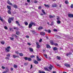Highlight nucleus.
Returning <instances> with one entry per match:
<instances>
[{"label":"nucleus","mask_w":73,"mask_h":73,"mask_svg":"<svg viewBox=\"0 0 73 73\" xmlns=\"http://www.w3.org/2000/svg\"><path fill=\"white\" fill-rule=\"evenodd\" d=\"M11 70H13V68H11Z\"/></svg>","instance_id":"338daca9"},{"label":"nucleus","mask_w":73,"mask_h":73,"mask_svg":"<svg viewBox=\"0 0 73 73\" xmlns=\"http://www.w3.org/2000/svg\"><path fill=\"white\" fill-rule=\"evenodd\" d=\"M65 4H68V3H69V2H68V1H65Z\"/></svg>","instance_id":"4c0bfd02"},{"label":"nucleus","mask_w":73,"mask_h":73,"mask_svg":"<svg viewBox=\"0 0 73 73\" xmlns=\"http://www.w3.org/2000/svg\"><path fill=\"white\" fill-rule=\"evenodd\" d=\"M41 41H42V39H40L39 40V42H41Z\"/></svg>","instance_id":"13d9d810"},{"label":"nucleus","mask_w":73,"mask_h":73,"mask_svg":"<svg viewBox=\"0 0 73 73\" xmlns=\"http://www.w3.org/2000/svg\"><path fill=\"white\" fill-rule=\"evenodd\" d=\"M7 72L6 71L3 72L2 73H7Z\"/></svg>","instance_id":"774afa93"},{"label":"nucleus","mask_w":73,"mask_h":73,"mask_svg":"<svg viewBox=\"0 0 73 73\" xmlns=\"http://www.w3.org/2000/svg\"><path fill=\"white\" fill-rule=\"evenodd\" d=\"M27 60L28 61H30L31 60V58H28Z\"/></svg>","instance_id":"e433bc0d"},{"label":"nucleus","mask_w":73,"mask_h":73,"mask_svg":"<svg viewBox=\"0 0 73 73\" xmlns=\"http://www.w3.org/2000/svg\"><path fill=\"white\" fill-rule=\"evenodd\" d=\"M65 66H66V67H70V65L68 64H64Z\"/></svg>","instance_id":"1a4fd4ad"},{"label":"nucleus","mask_w":73,"mask_h":73,"mask_svg":"<svg viewBox=\"0 0 73 73\" xmlns=\"http://www.w3.org/2000/svg\"><path fill=\"white\" fill-rule=\"evenodd\" d=\"M48 33H50V32H51V31L50 30H48Z\"/></svg>","instance_id":"bf43d9fd"},{"label":"nucleus","mask_w":73,"mask_h":73,"mask_svg":"<svg viewBox=\"0 0 73 73\" xmlns=\"http://www.w3.org/2000/svg\"><path fill=\"white\" fill-rule=\"evenodd\" d=\"M52 68H53V66L50 65V66L49 67V69H50V70H52Z\"/></svg>","instance_id":"9d476101"},{"label":"nucleus","mask_w":73,"mask_h":73,"mask_svg":"<svg viewBox=\"0 0 73 73\" xmlns=\"http://www.w3.org/2000/svg\"><path fill=\"white\" fill-rule=\"evenodd\" d=\"M46 47L48 48H50V46H49V45H48V44H46Z\"/></svg>","instance_id":"aec40b11"},{"label":"nucleus","mask_w":73,"mask_h":73,"mask_svg":"<svg viewBox=\"0 0 73 73\" xmlns=\"http://www.w3.org/2000/svg\"><path fill=\"white\" fill-rule=\"evenodd\" d=\"M71 8H73V5L72 4L71 6Z\"/></svg>","instance_id":"052dcab7"},{"label":"nucleus","mask_w":73,"mask_h":73,"mask_svg":"<svg viewBox=\"0 0 73 73\" xmlns=\"http://www.w3.org/2000/svg\"><path fill=\"white\" fill-rule=\"evenodd\" d=\"M36 48L38 49V48H40V46L39 44L36 45Z\"/></svg>","instance_id":"412c9836"},{"label":"nucleus","mask_w":73,"mask_h":73,"mask_svg":"<svg viewBox=\"0 0 73 73\" xmlns=\"http://www.w3.org/2000/svg\"><path fill=\"white\" fill-rule=\"evenodd\" d=\"M34 57L35 56H34V55L31 56H30V57H31V58H33V57Z\"/></svg>","instance_id":"de8ad7c7"},{"label":"nucleus","mask_w":73,"mask_h":73,"mask_svg":"<svg viewBox=\"0 0 73 73\" xmlns=\"http://www.w3.org/2000/svg\"><path fill=\"white\" fill-rule=\"evenodd\" d=\"M6 60H9V57H7L6 58Z\"/></svg>","instance_id":"6e6d98bb"},{"label":"nucleus","mask_w":73,"mask_h":73,"mask_svg":"<svg viewBox=\"0 0 73 73\" xmlns=\"http://www.w3.org/2000/svg\"><path fill=\"white\" fill-rule=\"evenodd\" d=\"M7 3L9 5H12V3H11L10 1L8 0L7 1Z\"/></svg>","instance_id":"423d86ee"},{"label":"nucleus","mask_w":73,"mask_h":73,"mask_svg":"<svg viewBox=\"0 0 73 73\" xmlns=\"http://www.w3.org/2000/svg\"><path fill=\"white\" fill-rule=\"evenodd\" d=\"M54 31V32H57V29H54L53 30Z\"/></svg>","instance_id":"a19ab883"},{"label":"nucleus","mask_w":73,"mask_h":73,"mask_svg":"<svg viewBox=\"0 0 73 73\" xmlns=\"http://www.w3.org/2000/svg\"><path fill=\"white\" fill-rule=\"evenodd\" d=\"M27 44L28 45H31V43H27Z\"/></svg>","instance_id":"680f3d73"},{"label":"nucleus","mask_w":73,"mask_h":73,"mask_svg":"<svg viewBox=\"0 0 73 73\" xmlns=\"http://www.w3.org/2000/svg\"><path fill=\"white\" fill-rule=\"evenodd\" d=\"M43 29V27H38V30L39 31L40 30H42Z\"/></svg>","instance_id":"6e6552de"},{"label":"nucleus","mask_w":73,"mask_h":73,"mask_svg":"<svg viewBox=\"0 0 73 73\" xmlns=\"http://www.w3.org/2000/svg\"><path fill=\"white\" fill-rule=\"evenodd\" d=\"M7 12L10 15H11V10H8L7 11Z\"/></svg>","instance_id":"a211bd4d"},{"label":"nucleus","mask_w":73,"mask_h":73,"mask_svg":"<svg viewBox=\"0 0 73 73\" xmlns=\"http://www.w3.org/2000/svg\"><path fill=\"white\" fill-rule=\"evenodd\" d=\"M13 19H14V18L13 17H12V18H9L8 20V22L9 23V24L11 23V21H13Z\"/></svg>","instance_id":"f03ea898"},{"label":"nucleus","mask_w":73,"mask_h":73,"mask_svg":"<svg viewBox=\"0 0 73 73\" xmlns=\"http://www.w3.org/2000/svg\"><path fill=\"white\" fill-rule=\"evenodd\" d=\"M54 21H52L51 23V24L50 25H51V26L52 25H54Z\"/></svg>","instance_id":"393cba45"},{"label":"nucleus","mask_w":73,"mask_h":73,"mask_svg":"<svg viewBox=\"0 0 73 73\" xmlns=\"http://www.w3.org/2000/svg\"><path fill=\"white\" fill-rule=\"evenodd\" d=\"M40 34L41 35H45V33L42 32L40 33Z\"/></svg>","instance_id":"2eb2a0df"},{"label":"nucleus","mask_w":73,"mask_h":73,"mask_svg":"<svg viewBox=\"0 0 73 73\" xmlns=\"http://www.w3.org/2000/svg\"><path fill=\"white\" fill-rule=\"evenodd\" d=\"M19 54L20 56H23V55H24L22 53H20Z\"/></svg>","instance_id":"c756f323"},{"label":"nucleus","mask_w":73,"mask_h":73,"mask_svg":"<svg viewBox=\"0 0 73 73\" xmlns=\"http://www.w3.org/2000/svg\"><path fill=\"white\" fill-rule=\"evenodd\" d=\"M2 69H5V67H4L3 66H2Z\"/></svg>","instance_id":"4d7b16f0"},{"label":"nucleus","mask_w":73,"mask_h":73,"mask_svg":"<svg viewBox=\"0 0 73 73\" xmlns=\"http://www.w3.org/2000/svg\"><path fill=\"white\" fill-rule=\"evenodd\" d=\"M15 53H16L17 54H19V52L17 51H16L15 52Z\"/></svg>","instance_id":"603ef678"},{"label":"nucleus","mask_w":73,"mask_h":73,"mask_svg":"<svg viewBox=\"0 0 73 73\" xmlns=\"http://www.w3.org/2000/svg\"><path fill=\"white\" fill-rule=\"evenodd\" d=\"M36 58L37 61H41V58H38V56H36Z\"/></svg>","instance_id":"0eeeda50"},{"label":"nucleus","mask_w":73,"mask_h":73,"mask_svg":"<svg viewBox=\"0 0 73 73\" xmlns=\"http://www.w3.org/2000/svg\"><path fill=\"white\" fill-rule=\"evenodd\" d=\"M35 25L36 24L35 23L33 22H31L29 26V28H31L32 27V25Z\"/></svg>","instance_id":"f257e3e1"},{"label":"nucleus","mask_w":73,"mask_h":73,"mask_svg":"<svg viewBox=\"0 0 73 73\" xmlns=\"http://www.w3.org/2000/svg\"><path fill=\"white\" fill-rule=\"evenodd\" d=\"M55 17V16L54 15L53 16H52L51 15H50L49 16V17L50 18H53V17Z\"/></svg>","instance_id":"dca6fc26"},{"label":"nucleus","mask_w":73,"mask_h":73,"mask_svg":"<svg viewBox=\"0 0 73 73\" xmlns=\"http://www.w3.org/2000/svg\"><path fill=\"white\" fill-rule=\"evenodd\" d=\"M39 73H45V72L44 71H41L40 70H39L38 71Z\"/></svg>","instance_id":"6ab92c4d"},{"label":"nucleus","mask_w":73,"mask_h":73,"mask_svg":"<svg viewBox=\"0 0 73 73\" xmlns=\"http://www.w3.org/2000/svg\"><path fill=\"white\" fill-rule=\"evenodd\" d=\"M54 50H56L58 49V48L56 47H55L53 48Z\"/></svg>","instance_id":"f3484780"},{"label":"nucleus","mask_w":73,"mask_h":73,"mask_svg":"<svg viewBox=\"0 0 73 73\" xmlns=\"http://www.w3.org/2000/svg\"><path fill=\"white\" fill-rule=\"evenodd\" d=\"M57 58L58 59V60H60V56H57Z\"/></svg>","instance_id":"f704fd0d"},{"label":"nucleus","mask_w":73,"mask_h":73,"mask_svg":"<svg viewBox=\"0 0 73 73\" xmlns=\"http://www.w3.org/2000/svg\"><path fill=\"white\" fill-rule=\"evenodd\" d=\"M16 23L17 24V25H19V26H20V24H19V22H18V21H15Z\"/></svg>","instance_id":"4be33fe9"},{"label":"nucleus","mask_w":73,"mask_h":73,"mask_svg":"<svg viewBox=\"0 0 73 73\" xmlns=\"http://www.w3.org/2000/svg\"><path fill=\"white\" fill-rule=\"evenodd\" d=\"M34 2L35 3H37V1L35 0L34 1Z\"/></svg>","instance_id":"3c124183"},{"label":"nucleus","mask_w":73,"mask_h":73,"mask_svg":"<svg viewBox=\"0 0 73 73\" xmlns=\"http://www.w3.org/2000/svg\"><path fill=\"white\" fill-rule=\"evenodd\" d=\"M28 58L26 57L25 58V60H28Z\"/></svg>","instance_id":"09e8293b"},{"label":"nucleus","mask_w":73,"mask_h":73,"mask_svg":"<svg viewBox=\"0 0 73 73\" xmlns=\"http://www.w3.org/2000/svg\"><path fill=\"white\" fill-rule=\"evenodd\" d=\"M13 6L14 7H15V8H17V6L16 5H13Z\"/></svg>","instance_id":"a878e982"},{"label":"nucleus","mask_w":73,"mask_h":73,"mask_svg":"<svg viewBox=\"0 0 73 73\" xmlns=\"http://www.w3.org/2000/svg\"><path fill=\"white\" fill-rule=\"evenodd\" d=\"M7 7L8 8V9H9V10H11V6L9 5H7Z\"/></svg>","instance_id":"9b49d317"},{"label":"nucleus","mask_w":73,"mask_h":73,"mask_svg":"<svg viewBox=\"0 0 73 73\" xmlns=\"http://www.w3.org/2000/svg\"><path fill=\"white\" fill-rule=\"evenodd\" d=\"M34 63H35V64H38V62H37V61H36V60H34Z\"/></svg>","instance_id":"f8f14e48"},{"label":"nucleus","mask_w":73,"mask_h":73,"mask_svg":"<svg viewBox=\"0 0 73 73\" xmlns=\"http://www.w3.org/2000/svg\"><path fill=\"white\" fill-rule=\"evenodd\" d=\"M4 28L5 29H8V27L7 26H5Z\"/></svg>","instance_id":"79ce46f5"},{"label":"nucleus","mask_w":73,"mask_h":73,"mask_svg":"<svg viewBox=\"0 0 73 73\" xmlns=\"http://www.w3.org/2000/svg\"><path fill=\"white\" fill-rule=\"evenodd\" d=\"M57 24H60L61 23V21H60L58 20V21H56Z\"/></svg>","instance_id":"c85d7f7f"},{"label":"nucleus","mask_w":73,"mask_h":73,"mask_svg":"<svg viewBox=\"0 0 73 73\" xmlns=\"http://www.w3.org/2000/svg\"><path fill=\"white\" fill-rule=\"evenodd\" d=\"M24 23L25 25H27L28 24V22H25Z\"/></svg>","instance_id":"cd10ccee"},{"label":"nucleus","mask_w":73,"mask_h":73,"mask_svg":"<svg viewBox=\"0 0 73 73\" xmlns=\"http://www.w3.org/2000/svg\"><path fill=\"white\" fill-rule=\"evenodd\" d=\"M57 20H60V17L58 16H57Z\"/></svg>","instance_id":"37998d69"},{"label":"nucleus","mask_w":73,"mask_h":73,"mask_svg":"<svg viewBox=\"0 0 73 73\" xmlns=\"http://www.w3.org/2000/svg\"><path fill=\"white\" fill-rule=\"evenodd\" d=\"M42 12L44 13V15H45V14L46 13L45 12V11H44V10H42Z\"/></svg>","instance_id":"bb28decb"},{"label":"nucleus","mask_w":73,"mask_h":73,"mask_svg":"<svg viewBox=\"0 0 73 73\" xmlns=\"http://www.w3.org/2000/svg\"><path fill=\"white\" fill-rule=\"evenodd\" d=\"M1 43L2 44H4V41H1Z\"/></svg>","instance_id":"ea45409f"},{"label":"nucleus","mask_w":73,"mask_h":73,"mask_svg":"<svg viewBox=\"0 0 73 73\" xmlns=\"http://www.w3.org/2000/svg\"><path fill=\"white\" fill-rule=\"evenodd\" d=\"M31 32H32L33 33H36L35 31H31Z\"/></svg>","instance_id":"49530a36"},{"label":"nucleus","mask_w":73,"mask_h":73,"mask_svg":"<svg viewBox=\"0 0 73 73\" xmlns=\"http://www.w3.org/2000/svg\"><path fill=\"white\" fill-rule=\"evenodd\" d=\"M68 16L69 17H73V15L72 14H68Z\"/></svg>","instance_id":"39448f33"},{"label":"nucleus","mask_w":73,"mask_h":73,"mask_svg":"<svg viewBox=\"0 0 73 73\" xmlns=\"http://www.w3.org/2000/svg\"><path fill=\"white\" fill-rule=\"evenodd\" d=\"M36 45H39V44H38V42H36Z\"/></svg>","instance_id":"e2e57ef3"},{"label":"nucleus","mask_w":73,"mask_h":73,"mask_svg":"<svg viewBox=\"0 0 73 73\" xmlns=\"http://www.w3.org/2000/svg\"><path fill=\"white\" fill-rule=\"evenodd\" d=\"M10 39L11 40H13L14 38H13L10 37Z\"/></svg>","instance_id":"a18cd8bd"},{"label":"nucleus","mask_w":73,"mask_h":73,"mask_svg":"<svg viewBox=\"0 0 73 73\" xmlns=\"http://www.w3.org/2000/svg\"><path fill=\"white\" fill-rule=\"evenodd\" d=\"M27 1L28 3H30V0H27Z\"/></svg>","instance_id":"0e129e2a"},{"label":"nucleus","mask_w":73,"mask_h":73,"mask_svg":"<svg viewBox=\"0 0 73 73\" xmlns=\"http://www.w3.org/2000/svg\"><path fill=\"white\" fill-rule=\"evenodd\" d=\"M13 58H16V57H17V56H16V55H13Z\"/></svg>","instance_id":"7c9ffc66"},{"label":"nucleus","mask_w":73,"mask_h":73,"mask_svg":"<svg viewBox=\"0 0 73 73\" xmlns=\"http://www.w3.org/2000/svg\"><path fill=\"white\" fill-rule=\"evenodd\" d=\"M16 34H17V35H20V33L19 31H16Z\"/></svg>","instance_id":"b1692460"},{"label":"nucleus","mask_w":73,"mask_h":73,"mask_svg":"<svg viewBox=\"0 0 73 73\" xmlns=\"http://www.w3.org/2000/svg\"><path fill=\"white\" fill-rule=\"evenodd\" d=\"M6 72L7 73V72H9V70L8 69H7L6 70Z\"/></svg>","instance_id":"864d4df0"},{"label":"nucleus","mask_w":73,"mask_h":73,"mask_svg":"<svg viewBox=\"0 0 73 73\" xmlns=\"http://www.w3.org/2000/svg\"><path fill=\"white\" fill-rule=\"evenodd\" d=\"M52 7H57V5L56 4H53L52 5Z\"/></svg>","instance_id":"7ed1b4c3"},{"label":"nucleus","mask_w":73,"mask_h":73,"mask_svg":"<svg viewBox=\"0 0 73 73\" xmlns=\"http://www.w3.org/2000/svg\"><path fill=\"white\" fill-rule=\"evenodd\" d=\"M26 37L27 38H29V36H26Z\"/></svg>","instance_id":"69168bd1"},{"label":"nucleus","mask_w":73,"mask_h":73,"mask_svg":"<svg viewBox=\"0 0 73 73\" xmlns=\"http://www.w3.org/2000/svg\"><path fill=\"white\" fill-rule=\"evenodd\" d=\"M54 45L55 46H58V44L55 43L54 44Z\"/></svg>","instance_id":"8fccbe9b"},{"label":"nucleus","mask_w":73,"mask_h":73,"mask_svg":"<svg viewBox=\"0 0 73 73\" xmlns=\"http://www.w3.org/2000/svg\"><path fill=\"white\" fill-rule=\"evenodd\" d=\"M29 49L30 51V52H33V48H29Z\"/></svg>","instance_id":"ddd939ff"},{"label":"nucleus","mask_w":73,"mask_h":73,"mask_svg":"<svg viewBox=\"0 0 73 73\" xmlns=\"http://www.w3.org/2000/svg\"><path fill=\"white\" fill-rule=\"evenodd\" d=\"M14 29H16V30H18L19 28L17 27H14Z\"/></svg>","instance_id":"72a5a7b5"},{"label":"nucleus","mask_w":73,"mask_h":73,"mask_svg":"<svg viewBox=\"0 0 73 73\" xmlns=\"http://www.w3.org/2000/svg\"><path fill=\"white\" fill-rule=\"evenodd\" d=\"M50 42L51 45H54V43H53V42L52 40H51L50 41Z\"/></svg>","instance_id":"5701e85b"},{"label":"nucleus","mask_w":73,"mask_h":73,"mask_svg":"<svg viewBox=\"0 0 73 73\" xmlns=\"http://www.w3.org/2000/svg\"><path fill=\"white\" fill-rule=\"evenodd\" d=\"M44 5L45 6V7H47V8H49L50 7L49 5H46L44 4Z\"/></svg>","instance_id":"4468645a"},{"label":"nucleus","mask_w":73,"mask_h":73,"mask_svg":"<svg viewBox=\"0 0 73 73\" xmlns=\"http://www.w3.org/2000/svg\"><path fill=\"white\" fill-rule=\"evenodd\" d=\"M7 57H10V54H8L7 55Z\"/></svg>","instance_id":"c9c22d12"},{"label":"nucleus","mask_w":73,"mask_h":73,"mask_svg":"<svg viewBox=\"0 0 73 73\" xmlns=\"http://www.w3.org/2000/svg\"><path fill=\"white\" fill-rule=\"evenodd\" d=\"M44 56H45V57L46 58H48L47 57V55L46 54H44Z\"/></svg>","instance_id":"58836bf2"},{"label":"nucleus","mask_w":73,"mask_h":73,"mask_svg":"<svg viewBox=\"0 0 73 73\" xmlns=\"http://www.w3.org/2000/svg\"><path fill=\"white\" fill-rule=\"evenodd\" d=\"M0 20L1 21H4L3 20V19L1 18V17L0 16Z\"/></svg>","instance_id":"473e14b6"},{"label":"nucleus","mask_w":73,"mask_h":73,"mask_svg":"<svg viewBox=\"0 0 73 73\" xmlns=\"http://www.w3.org/2000/svg\"><path fill=\"white\" fill-rule=\"evenodd\" d=\"M41 6H39L38 7V9H41Z\"/></svg>","instance_id":"5fc2aeb1"},{"label":"nucleus","mask_w":73,"mask_h":73,"mask_svg":"<svg viewBox=\"0 0 73 73\" xmlns=\"http://www.w3.org/2000/svg\"><path fill=\"white\" fill-rule=\"evenodd\" d=\"M44 69L45 70H47V71H49V70L46 68H44Z\"/></svg>","instance_id":"2f4dec72"},{"label":"nucleus","mask_w":73,"mask_h":73,"mask_svg":"<svg viewBox=\"0 0 73 73\" xmlns=\"http://www.w3.org/2000/svg\"><path fill=\"white\" fill-rule=\"evenodd\" d=\"M9 49H10V46L7 47V48H6V50L7 52H9Z\"/></svg>","instance_id":"20e7f679"},{"label":"nucleus","mask_w":73,"mask_h":73,"mask_svg":"<svg viewBox=\"0 0 73 73\" xmlns=\"http://www.w3.org/2000/svg\"><path fill=\"white\" fill-rule=\"evenodd\" d=\"M14 68H17V65H14Z\"/></svg>","instance_id":"c03bdc74"}]
</instances>
